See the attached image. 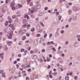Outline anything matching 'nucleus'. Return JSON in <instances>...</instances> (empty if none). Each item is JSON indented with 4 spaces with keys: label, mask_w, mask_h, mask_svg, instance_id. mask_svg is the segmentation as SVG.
<instances>
[{
    "label": "nucleus",
    "mask_w": 80,
    "mask_h": 80,
    "mask_svg": "<svg viewBox=\"0 0 80 80\" xmlns=\"http://www.w3.org/2000/svg\"><path fill=\"white\" fill-rule=\"evenodd\" d=\"M73 10L74 12H77V11H78V10H79V8L74 7L73 8Z\"/></svg>",
    "instance_id": "nucleus-1"
},
{
    "label": "nucleus",
    "mask_w": 80,
    "mask_h": 80,
    "mask_svg": "<svg viewBox=\"0 0 80 80\" xmlns=\"http://www.w3.org/2000/svg\"><path fill=\"white\" fill-rule=\"evenodd\" d=\"M37 56L36 55H33L32 56V58L33 59H37Z\"/></svg>",
    "instance_id": "nucleus-2"
},
{
    "label": "nucleus",
    "mask_w": 80,
    "mask_h": 80,
    "mask_svg": "<svg viewBox=\"0 0 80 80\" xmlns=\"http://www.w3.org/2000/svg\"><path fill=\"white\" fill-rule=\"evenodd\" d=\"M41 8V5L40 4H37L36 6V9H40Z\"/></svg>",
    "instance_id": "nucleus-3"
},
{
    "label": "nucleus",
    "mask_w": 80,
    "mask_h": 80,
    "mask_svg": "<svg viewBox=\"0 0 80 80\" xmlns=\"http://www.w3.org/2000/svg\"><path fill=\"white\" fill-rule=\"evenodd\" d=\"M78 44H79V42H76L74 43V45L75 47H78Z\"/></svg>",
    "instance_id": "nucleus-4"
},
{
    "label": "nucleus",
    "mask_w": 80,
    "mask_h": 80,
    "mask_svg": "<svg viewBox=\"0 0 80 80\" xmlns=\"http://www.w3.org/2000/svg\"><path fill=\"white\" fill-rule=\"evenodd\" d=\"M12 43V41L8 42H7V45L9 46L11 45Z\"/></svg>",
    "instance_id": "nucleus-5"
},
{
    "label": "nucleus",
    "mask_w": 80,
    "mask_h": 80,
    "mask_svg": "<svg viewBox=\"0 0 80 80\" xmlns=\"http://www.w3.org/2000/svg\"><path fill=\"white\" fill-rule=\"evenodd\" d=\"M20 15H20V14L17 15V16L13 15L12 17V18H13V19L14 18H16L17 17H20Z\"/></svg>",
    "instance_id": "nucleus-6"
},
{
    "label": "nucleus",
    "mask_w": 80,
    "mask_h": 80,
    "mask_svg": "<svg viewBox=\"0 0 80 80\" xmlns=\"http://www.w3.org/2000/svg\"><path fill=\"white\" fill-rule=\"evenodd\" d=\"M11 73H14L15 70V68H11Z\"/></svg>",
    "instance_id": "nucleus-7"
},
{
    "label": "nucleus",
    "mask_w": 80,
    "mask_h": 80,
    "mask_svg": "<svg viewBox=\"0 0 80 80\" xmlns=\"http://www.w3.org/2000/svg\"><path fill=\"white\" fill-rule=\"evenodd\" d=\"M0 57L1 58L2 60H3V54L1 53L0 54Z\"/></svg>",
    "instance_id": "nucleus-8"
},
{
    "label": "nucleus",
    "mask_w": 80,
    "mask_h": 80,
    "mask_svg": "<svg viewBox=\"0 0 80 80\" xmlns=\"http://www.w3.org/2000/svg\"><path fill=\"white\" fill-rule=\"evenodd\" d=\"M59 35V34L58 33V32H57L55 35V37H58Z\"/></svg>",
    "instance_id": "nucleus-9"
},
{
    "label": "nucleus",
    "mask_w": 80,
    "mask_h": 80,
    "mask_svg": "<svg viewBox=\"0 0 80 80\" xmlns=\"http://www.w3.org/2000/svg\"><path fill=\"white\" fill-rule=\"evenodd\" d=\"M21 67H22V68H24V69H26V66H25L24 64H22L21 65Z\"/></svg>",
    "instance_id": "nucleus-10"
},
{
    "label": "nucleus",
    "mask_w": 80,
    "mask_h": 80,
    "mask_svg": "<svg viewBox=\"0 0 80 80\" xmlns=\"http://www.w3.org/2000/svg\"><path fill=\"white\" fill-rule=\"evenodd\" d=\"M33 10H31V13H32L33 12H34V11H36V10H35V8H33Z\"/></svg>",
    "instance_id": "nucleus-11"
},
{
    "label": "nucleus",
    "mask_w": 80,
    "mask_h": 80,
    "mask_svg": "<svg viewBox=\"0 0 80 80\" xmlns=\"http://www.w3.org/2000/svg\"><path fill=\"white\" fill-rule=\"evenodd\" d=\"M31 31L33 32L35 31V28H32L31 29Z\"/></svg>",
    "instance_id": "nucleus-12"
},
{
    "label": "nucleus",
    "mask_w": 80,
    "mask_h": 80,
    "mask_svg": "<svg viewBox=\"0 0 80 80\" xmlns=\"http://www.w3.org/2000/svg\"><path fill=\"white\" fill-rule=\"evenodd\" d=\"M23 43V42L21 41L19 43L18 45H22Z\"/></svg>",
    "instance_id": "nucleus-13"
},
{
    "label": "nucleus",
    "mask_w": 80,
    "mask_h": 80,
    "mask_svg": "<svg viewBox=\"0 0 80 80\" xmlns=\"http://www.w3.org/2000/svg\"><path fill=\"white\" fill-rule=\"evenodd\" d=\"M40 25H42V27H44V24H43V22H40Z\"/></svg>",
    "instance_id": "nucleus-14"
},
{
    "label": "nucleus",
    "mask_w": 80,
    "mask_h": 80,
    "mask_svg": "<svg viewBox=\"0 0 80 80\" xmlns=\"http://www.w3.org/2000/svg\"><path fill=\"white\" fill-rule=\"evenodd\" d=\"M58 17H59L58 20L59 21H60L61 20V18H62V16L59 15Z\"/></svg>",
    "instance_id": "nucleus-15"
},
{
    "label": "nucleus",
    "mask_w": 80,
    "mask_h": 80,
    "mask_svg": "<svg viewBox=\"0 0 80 80\" xmlns=\"http://www.w3.org/2000/svg\"><path fill=\"white\" fill-rule=\"evenodd\" d=\"M22 32H23V29H21L19 31V33H21Z\"/></svg>",
    "instance_id": "nucleus-16"
},
{
    "label": "nucleus",
    "mask_w": 80,
    "mask_h": 80,
    "mask_svg": "<svg viewBox=\"0 0 80 80\" xmlns=\"http://www.w3.org/2000/svg\"><path fill=\"white\" fill-rule=\"evenodd\" d=\"M72 18H69L68 19V22H71L72 21Z\"/></svg>",
    "instance_id": "nucleus-17"
},
{
    "label": "nucleus",
    "mask_w": 80,
    "mask_h": 80,
    "mask_svg": "<svg viewBox=\"0 0 80 80\" xmlns=\"http://www.w3.org/2000/svg\"><path fill=\"white\" fill-rule=\"evenodd\" d=\"M74 78L75 80H77V78H78V77L77 76H75L74 77Z\"/></svg>",
    "instance_id": "nucleus-18"
},
{
    "label": "nucleus",
    "mask_w": 80,
    "mask_h": 80,
    "mask_svg": "<svg viewBox=\"0 0 80 80\" xmlns=\"http://www.w3.org/2000/svg\"><path fill=\"white\" fill-rule=\"evenodd\" d=\"M30 27V24L26 25V28H29Z\"/></svg>",
    "instance_id": "nucleus-19"
},
{
    "label": "nucleus",
    "mask_w": 80,
    "mask_h": 80,
    "mask_svg": "<svg viewBox=\"0 0 80 80\" xmlns=\"http://www.w3.org/2000/svg\"><path fill=\"white\" fill-rule=\"evenodd\" d=\"M25 39H26V36H24L22 37V40H25Z\"/></svg>",
    "instance_id": "nucleus-20"
},
{
    "label": "nucleus",
    "mask_w": 80,
    "mask_h": 80,
    "mask_svg": "<svg viewBox=\"0 0 80 80\" xmlns=\"http://www.w3.org/2000/svg\"><path fill=\"white\" fill-rule=\"evenodd\" d=\"M55 25H56V22H54L52 24V27H55Z\"/></svg>",
    "instance_id": "nucleus-21"
},
{
    "label": "nucleus",
    "mask_w": 80,
    "mask_h": 80,
    "mask_svg": "<svg viewBox=\"0 0 80 80\" xmlns=\"http://www.w3.org/2000/svg\"><path fill=\"white\" fill-rule=\"evenodd\" d=\"M41 35L40 34H38L36 35V37H40Z\"/></svg>",
    "instance_id": "nucleus-22"
},
{
    "label": "nucleus",
    "mask_w": 80,
    "mask_h": 80,
    "mask_svg": "<svg viewBox=\"0 0 80 80\" xmlns=\"http://www.w3.org/2000/svg\"><path fill=\"white\" fill-rule=\"evenodd\" d=\"M42 41H43V38H41L40 39V40L39 42V43H42Z\"/></svg>",
    "instance_id": "nucleus-23"
},
{
    "label": "nucleus",
    "mask_w": 80,
    "mask_h": 80,
    "mask_svg": "<svg viewBox=\"0 0 80 80\" xmlns=\"http://www.w3.org/2000/svg\"><path fill=\"white\" fill-rule=\"evenodd\" d=\"M10 27H11V28H12L13 27H14V25L13 24H11L9 25Z\"/></svg>",
    "instance_id": "nucleus-24"
},
{
    "label": "nucleus",
    "mask_w": 80,
    "mask_h": 80,
    "mask_svg": "<svg viewBox=\"0 0 80 80\" xmlns=\"http://www.w3.org/2000/svg\"><path fill=\"white\" fill-rule=\"evenodd\" d=\"M2 77H4L5 78L6 77L5 75V72L2 74Z\"/></svg>",
    "instance_id": "nucleus-25"
},
{
    "label": "nucleus",
    "mask_w": 80,
    "mask_h": 80,
    "mask_svg": "<svg viewBox=\"0 0 80 80\" xmlns=\"http://www.w3.org/2000/svg\"><path fill=\"white\" fill-rule=\"evenodd\" d=\"M27 32V30L26 29H22V32L23 33H25Z\"/></svg>",
    "instance_id": "nucleus-26"
},
{
    "label": "nucleus",
    "mask_w": 80,
    "mask_h": 80,
    "mask_svg": "<svg viewBox=\"0 0 80 80\" xmlns=\"http://www.w3.org/2000/svg\"><path fill=\"white\" fill-rule=\"evenodd\" d=\"M12 35H9L8 36V38L9 39H10L12 38Z\"/></svg>",
    "instance_id": "nucleus-27"
},
{
    "label": "nucleus",
    "mask_w": 80,
    "mask_h": 80,
    "mask_svg": "<svg viewBox=\"0 0 80 80\" xmlns=\"http://www.w3.org/2000/svg\"><path fill=\"white\" fill-rule=\"evenodd\" d=\"M61 48V47L60 46H59L58 48V53H59V50H60Z\"/></svg>",
    "instance_id": "nucleus-28"
},
{
    "label": "nucleus",
    "mask_w": 80,
    "mask_h": 80,
    "mask_svg": "<svg viewBox=\"0 0 80 80\" xmlns=\"http://www.w3.org/2000/svg\"><path fill=\"white\" fill-rule=\"evenodd\" d=\"M4 71L3 70H1L0 71V73L2 74L3 73H4V72H3Z\"/></svg>",
    "instance_id": "nucleus-29"
},
{
    "label": "nucleus",
    "mask_w": 80,
    "mask_h": 80,
    "mask_svg": "<svg viewBox=\"0 0 80 80\" xmlns=\"http://www.w3.org/2000/svg\"><path fill=\"white\" fill-rule=\"evenodd\" d=\"M47 37V34H45L43 36L44 38H46V37Z\"/></svg>",
    "instance_id": "nucleus-30"
},
{
    "label": "nucleus",
    "mask_w": 80,
    "mask_h": 80,
    "mask_svg": "<svg viewBox=\"0 0 80 80\" xmlns=\"http://www.w3.org/2000/svg\"><path fill=\"white\" fill-rule=\"evenodd\" d=\"M65 80H69V77L66 76V78H65Z\"/></svg>",
    "instance_id": "nucleus-31"
},
{
    "label": "nucleus",
    "mask_w": 80,
    "mask_h": 80,
    "mask_svg": "<svg viewBox=\"0 0 80 80\" xmlns=\"http://www.w3.org/2000/svg\"><path fill=\"white\" fill-rule=\"evenodd\" d=\"M64 30H62L61 31V34H63V33H64Z\"/></svg>",
    "instance_id": "nucleus-32"
},
{
    "label": "nucleus",
    "mask_w": 80,
    "mask_h": 80,
    "mask_svg": "<svg viewBox=\"0 0 80 80\" xmlns=\"http://www.w3.org/2000/svg\"><path fill=\"white\" fill-rule=\"evenodd\" d=\"M39 16L41 17L42 15H43V12H41L39 14Z\"/></svg>",
    "instance_id": "nucleus-33"
},
{
    "label": "nucleus",
    "mask_w": 80,
    "mask_h": 80,
    "mask_svg": "<svg viewBox=\"0 0 80 80\" xmlns=\"http://www.w3.org/2000/svg\"><path fill=\"white\" fill-rule=\"evenodd\" d=\"M20 52H24V49L21 48L20 50Z\"/></svg>",
    "instance_id": "nucleus-34"
},
{
    "label": "nucleus",
    "mask_w": 80,
    "mask_h": 80,
    "mask_svg": "<svg viewBox=\"0 0 80 80\" xmlns=\"http://www.w3.org/2000/svg\"><path fill=\"white\" fill-rule=\"evenodd\" d=\"M27 50H28L29 51H30V49H31V47H28L27 48Z\"/></svg>",
    "instance_id": "nucleus-35"
},
{
    "label": "nucleus",
    "mask_w": 80,
    "mask_h": 80,
    "mask_svg": "<svg viewBox=\"0 0 80 80\" xmlns=\"http://www.w3.org/2000/svg\"><path fill=\"white\" fill-rule=\"evenodd\" d=\"M47 62H49V61H50V58H47Z\"/></svg>",
    "instance_id": "nucleus-36"
},
{
    "label": "nucleus",
    "mask_w": 80,
    "mask_h": 80,
    "mask_svg": "<svg viewBox=\"0 0 80 80\" xmlns=\"http://www.w3.org/2000/svg\"><path fill=\"white\" fill-rule=\"evenodd\" d=\"M50 44H51V45H54V42L53 41H51L50 42Z\"/></svg>",
    "instance_id": "nucleus-37"
},
{
    "label": "nucleus",
    "mask_w": 80,
    "mask_h": 80,
    "mask_svg": "<svg viewBox=\"0 0 80 80\" xmlns=\"http://www.w3.org/2000/svg\"><path fill=\"white\" fill-rule=\"evenodd\" d=\"M49 78H52V77L51 74H49Z\"/></svg>",
    "instance_id": "nucleus-38"
},
{
    "label": "nucleus",
    "mask_w": 80,
    "mask_h": 80,
    "mask_svg": "<svg viewBox=\"0 0 80 80\" xmlns=\"http://www.w3.org/2000/svg\"><path fill=\"white\" fill-rule=\"evenodd\" d=\"M77 37L78 38H80V35H77Z\"/></svg>",
    "instance_id": "nucleus-39"
},
{
    "label": "nucleus",
    "mask_w": 80,
    "mask_h": 80,
    "mask_svg": "<svg viewBox=\"0 0 80 80\" xmlns=\"http://www.w3.org/2000/svg\"><path fill=\"white\" fill-rule=\"evenodd\" d=\"M65 45H68V41H66L65 42Z\"/></svg>",
    "instance_id": "nucleus-40"
},
{
    "label": "nucleus",
    "mask_w": 80,
    "mask_h": 80,
    "mask_svg": "<svg viewBox=\"0 0 80 80\" xmlns=\"http://www.w3.org/2000/svg\"><path fill=\"white\" fill-rule=\"evenodd\" d=\"M13 31H11L10 32V34L11 35H13Z\"/></svg>",
    "instance_id": "nucleus-41"
},
{
    "label": "nucleus",
    "mask_w": 80,
    "mask_h": 80,
    "mask_svg": "<svg viewBox=\"0 0 80 80\" xmlns=\"http://www.w3.org/2000/svg\"><path fill=\"white\" fill-rule=\"evenodd\" d=\"M8 25V22L7 21L5 22V26H7Z\"/></svg>",
    "instance_id": "nucleus-42"
},
{
    "label": "nucleus",
    "mask_w": 80,
    "mask_h": 80,
    "mask_svg": "<svg viewBox=\"0 0 80 80\" xmlns=\"http://www.w3.org/2000/svg\"><path fill=\"white\" fill-rule=\"evenodd\" d=\"M52 74L53 75H56L57 74V72H55L54 73H52Z\"/></svg>",
    "instance_id": "nucleus-43"
},
{
    "label": "nucleus",
    "mask_w": 80,
    "mask_h": 80,
    "mask_svg": "<svg viewBox=\"0 0 80 80\" xmlns=\"http://www.w3.org/2000/svg\"><path fill=\"white\" fill-rule=\"evenodd\" d=\"M43 32V30H41L38 31V33H41V32Z\"/></svg>",
    "instance_id": "nucleus-44"
},
{
    "label": "nucleus",
    "mask_w": 80,
    "mask_h": 80,
    "mask_svg": "<svg viewBox=\"0 0 80 80\" xmlns=\"http://www.w3.org/2000/svg\"><path fill=\"white\" fill-rule=\"evenodd\" d=\"M73 20H76L77 19V17L74 16L73 18Z\"/></svg>",
    "instance_id": "nucleus-45"
},
{
    "label": "nucleus",
    "mask_w": 80,
    "mask_h": 80,
    "mask_svg": "<svg viewBox=\"0 0 80 80\" xmlns=\"http://www.w3.org/2000/svg\"><path fill=\"white\" fill-rule=\"evenodd\" d=\"M30 67V65H27L26 66V68H29Z\"/></svg>",
    "instance_id": "nucleus-46"
},
{
    "label": "nucleus",
    "mask_w": 80,
    "mask_h": 80,
    "mask_svg": "<svg viewBox=\"0 0 80 80\" xmlns=\"http://www.w3.org/2000/svg\"><path fill=\"white\" fill-rule=\"evenodd\" d=\"M26 22H27V20H25V19H23V22L24 23H25Z\"/></svg>",
    "instance_id": "nucleus-47"
},
{
    "label": "nucleus",
    "mask_w": 80,
    "mask_h": 80,
    "mask_svg": "<svg viewBox=\"0 0 80 80\" xmlns=\"http://www.w3.org/2000/svg\"><path fill=\"white\" fill-rule=\"evenodd\" d=\"M31 17L32 18H35V16L33 15H31Z\"/></svg>",
    "instance_id": "nucleus-48"
},
{
    "label": "nucleus",
    "mask_w": 80,
    "mask_h": 80,
    "mask_svg": "<svg viewBox=\"0 0 80 80\" xmlns=\"http://www.w3.org/2000/svg\"><path fill=\"white\" fill-rule=\"evenodd\" d=\"M26 35L27 37H29V36H30V34L28 33H27L26 34Z\"/></svg>",
    "instance_id": "nucleus-49"
},
{
    "label": "nucleus",
    "mask_w": 80,
    "mask_h": 80,
    "mask_svg": "<svg viewBox=\"0 0 80 80\" xmlns=\"http://www.w3.org/2000/svg\"><path fill=\"white\" fill-rule=\"evenodd\" d=\"M34 52L33 51H30V53H31V54H33V53Z\"/></svg>",
    "instance_id": "nucleus-50"
},
{
    "label": "nucleus",
    "mask_w": 80,
    "mask_h": 80,
    "mask_svg": "<svg viewBox=\"0 0 80 80\" xmlns=\"http://www.w3.org/2000/svg\"><path fill=\"white\" fill-rule=\"evenodd\" d=\"M27 27V24H24L23 26V28H25V27Z\"/></svg>",
    "instance_id": "nucleus-51"
},
{
    "label": "nucleus",
    "mask_w": 80,
    "mask_h": 80,
    "mask_svg": "<svg viewBox=\"0 0 80 80\" xmlns=\"http://www.w3.org/2000/svg\"><path fill=\"white\" fill-rule=\"evenodd\" d=\"M12 30H14L15 29V27L14 26H13L12 28Z\"/></svg>",
    "instance_id": "nucleus-52"
},
{
    "label": "nucleus",
    "mask_w": 80,
    "mask_h": 80,
    "mask_svg": "<svg viewBox=\"0 0 80 80\" xmlns=\"http://www.w3.org/2000/svg\"><path fill=\"white\" fill-rule=\"evenodd\" d=\"M44 9L45 10H47L48 9V7H45L44 8Z\"/></svg>",
    "instance_id": "nucleus-53"
},
{
    "label": "nucleus",
    "mask_w": 80,
    "mask_h": 80,
    "mask_svg": "<svg viewBox=\"0 0 80 80\" xmlns=\"http://www.w3.org/2000/svg\"><path fill=\"white\" fill-rule=\"evenodd\" d=\"M52 50H53V52H56V50L55 49V48H52Z\"/></svg>",
    "instance_id": "nucleus-54"
},
{
    "label": "nucleus",
    "mask_w": 80,
    "mask_h": 80,
    "mask_svg": "<svg viewBox=\"0 0 80 80\" xmlns=\"http://www.w3.org/2000/svg\"><path fill=\"white\" fill-rule=\"evenodd\" d=\"M28 72H31V71H32V70H31V69L29 68V69H28Z\"/></svg>",
    "instance_id": "nucleus-55"
},
{
    "label": "nucleus",
    "mask_w": 80,
    "mask_h": 80,
    "mask_svg": "<svg viewBox=\"0 0 80 80\" xmlns=\"http://www.w3.org/2000/svg\"><path fill=\"white\" fill-rule=\"evenodd\" d=\"M52 37V34H50L49 36V38H51Z\"/></svg>",
    "instance_id": "nucleus-56"
},
{
    "label": "nucleus",
    "mask_w": 80,
    "mask_h": 80,
    "mask_svg": "<svg viewBox=\"0 0 80 80\" xmlns=\"http://www.w3.org/2000/svg\"><path fill=\"white\" fill-rule=\"evenodd\" d=\"M41 52H45V49H42V50Z\"/></svg>",
    "instance_id": "nucleus-57"
},
{
    "label": "nucleus",
    "mask_w": 80,
    "mask_h": 80,
    "mask_svg": "<svg viewBox=\"0 0 80 80\" xmlns=\"http://www.w3.org/2000/svg\"><path fill=\"white\" fill-rule=\"evenodd\" d=\"M71 13H72V10H69V14H71Z\"/></svg>",
    "instance_id": "nucleus-58"
},
{
    "label": "nucleus",
    "mask_w": 80,
    "mask_h": 80,
    "mask_svg": "<svg viewBox=\"0 0 80 80\" xmlns=\"http://www.w3.org/2000/svg\"><path fill=\"white\" fill-rule=\"evenodd\" d=\"M18 7H19L20 8V7H22V5H21V4H19L18 5Z\"/></svg>",
    "instance_id": "nucleus-59"
},
{
    "label": "nucleus",
    "mask_w": 80,
    "mask_h": 80,
    "mask_svg": "<svg viewBox=\"0 0 80 80\" xmlns=\"http://www.w3.org/2000/svg\"><path fill=\"white\" fill-rule=\"evenodd\" d=\"M16 66L17 67V68H19V65H18V64H17L16 65Z\"/></svg>",
    "instance_id": "nucleus-60"
},
{
    "label": "nucleus",
    "mask_w": 80,
    "mask_h": 80,
    "mask_svg": "<svg viewBox=\"0 0 80 80\" xmlns=\"http://www.w3.org/2000/svg\"><path fill=\"white\" fill-rule=\"evenodd\" d=\"M59 12H56V15H59Z\"/></svg>",
    "instance_id": "nucleus-61"
},
{
    "label": "nucleus",
    "mask_w": 80,
    "mask_h": 80,
    "mask_svg": "<svg viewBox=\"0 0 80 80\" xmlns=\"http://www.w3.org/2000/svg\"><path fill=\"white\" fill-rule=\"evenodd\" d=\"M27 17H28V15H25L24 16V18H27Z\"/></svg>",
    "instance_id": "nucleus-62"
},
{
    "label": "nucleus",
    "mask_w": 80,
    "mask_h": 80,
    "mask_svg": "<svg viewBox=\"0 0 80 80\" xmlns=\"http://www.w3.org/2000/svg\"><path fill=\"white\" fill-rule=\"evenodd\" d=\"M18 56L19 57H21L22 56V55H21V54H19L18 55Z\"/></svg>",
    "instance_id": "nucleus-63"
},
{
    "label": "nucleus",
    "mask_w": 80,
    "mask_h": 80,
    "mask_svg": "<svg viewBox=\"0 0 80 80\" xmlns=\"http://www.w3.org/2000/svg\"><path fill=\"white\" fill-rule=\"evenodd\" d=\"M38 78V75H36L35 76V78Z\"/></svg>",
    "instance_id": "nucleus-64"
}]
</instances>
